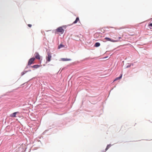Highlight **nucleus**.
Listing matches in <instances>:
<instances>
[{
    "label": "nucleus",
    "instance_id": "nucleus-7",
    "mask_svg": "<svg viewBox=\"0 0 152 152\" xmlns=\"http://www.w3.org/2000/svg\"><path fill=\"white\" fill-rule=\"evenodd\" d=\"M113 37L115 39V40H118V42L119 41V40L121 38V37H117V35Z\"/></svg>",
    "mask_w": 152,
    "mask_h": 152
},
{
    "label": "nucleus",
    "instance_id": "nucleus-2",
    "mask_svg": "<svg viewBox=\"0 0 152 152\" xmlns=\"http://www.w3.org/2000/svg\"><path fill=\"white\" fill-rule=\"evenodd\" d=\"M104 39L107 41H110L112 42H118V40L112 39H111L108 37H105L104 38Z\"/></svg>",
    "mask_w": 152,
    "mask_h": 152
},
{
    "label": "nucleus",
    "instance_id": "nucleus-6",
    "mask_svg": "<svg viewBox=\"0 0 152 152\" xmlns=\"http://www.w3.org/2000/svg\"><path fill=\"white\" fill-rule=\"evenodd\" d=\"M18 113L19 112H15V113H13L12 114H11L10 115V116L11 117H16V114Z\"/></svg>",
    "mask_w": 152,
    "mask_h": 152
},
{
    "label": "nucleus",
    "instance_id": "nucleus-16",
    "mask_svg": "<svg viewBox=\"0 0 152 152\" xmlns=\"http://www.w3.org/2000/svg\"><path fill=\"white\" fill-rule=\"evenodd\" d=\"M148 25L149 26L152 27V23Z\"/></svg>",
    "mask_w": 152,
    "mask_h": 152
},
{
    "label": "nucleus",
    "instance_id": "nucleus-11",
    "mask_svg": "<svg viewBox=\"0 0 152 152\" xmlns=\"http://www.w3.org/2000/svg\"><path fill=\"white\" fill-rule=\"evenodd\" d=\"M100 43L99 42H96L95 43V46L96 47H98L100 45Z\"/></svg>",
    "mask_w": 152,
    "mask_h": 152
},
{
    "label": "nucleus",
    "instance_id": "nucleus-13",
    "mask_svg": "<svg viewBox=\"0 0 152 152\" xmlns=\"http://www.w3.org/2000/svg\"><path fill=\"white\" fill-rule=\"evenodd\" d=\"M110 146L111 145H108L105 149V150L107 151Z\"/></svg>",
    "mask_w": 152,
    "mask_h": 152
},
{
    "label": "nucleus",
    "instance_id": "nucleus-10",
    "mask_svg": "<svg viewBox=\"0 0 152 152\" xmlns=\"http://www.w3.org/2000/svg\"><path fill=\"white\" fill-rule=\"evenodd\" d=\"M80 21L79 18L77 17L76 18V20L73 22V24H75L77 23V22Z\"/></svg>",
    "mask_w": 152,
    "mask_h": 152
},
{
    "label": "nucleus",
    "instance_id": "nucleus-12",
    "mask_svg": "<svg viewBox=\"0 0 152 152\" xmlns=\"http://www.w3.org/2000/svg\"><path fill=\"white\" fill-rule=\"evenodd\" d=\"M62 60L63 61H68L70 60V59L63 58L62 59Z\"/></svg>",
    "mask_w": 152,
    "mask_h": 152
},
{
    "label": "nucleus",
    "instance_id": "nucleus-9",
    "mask_svg": "<svg viewBox=\"0 0 152 152\" xmlns=\"http://www.w3.org/2000/svg\"><path fill=\"white\" fill-rule=\"evenodd\" d=\"M122 75H121L120 76H119V77H117L114 80V81H115L116 80H120V79H121L122 78Z\"/></svg>",
    "mask_w": 152,
    "mask_h": 152
},
{
    "label": "nucleus",
    "instance_id": "nucleus-5",
    "mask_svg": "<svg viewBox=\"0 0 152 152\" xmlns=\"http://www.w3.org/2000/svg\"><path fill=\"white\" fill-rule=\"evenodd\" d=\"M35 58L37 59H40V56L38 53L36 52L34 54Z\"/></svg>",
    "mask_w": 152,
    "mask_h": 152
},
{
    "label": "nucleus",
    "instance_id": "nucleus-15",
    "mask_svg": "<svg viewBox=\"0 0 152 152\" xmlns=\"http://www.w3.org/2000/svg\"><path fill=\"white\" fill-rule=\"evenodd\" d=\"M28 26L29 27H31V26H32L30 24H28Z\"/></svg>",
    "mask_w": 152,
    "mask_h": 152
},
{
    "label": "nucleus",
    "instance_id": "nucleus-14",
    "mask_svg": "<svg viewBox=\"0 0 152 152\" xmlns=\"http://www.w3.org/2000/svg\"><path fill=\"white\" fill-rule=\"evenodd\" d=\"M64 47V46L63 45H62V44H60L59 46H58V48L59 49L62 48H63V47Z\"/></svg>",
    "mask_w": 152,
    "mask_h": 152
},
{
    "label": "nucleus",
    "instance_id": "nucleus-4",
    "mask_svg": "<svg viewBox=\"0 0 152 152\" xmlns=\"http://www.w3.org/2000/svg\"><path fill=\"white\" fill-rule=\"evenodd\" d=\"M52 56L50 53H48V56L46 57L47 61L49 62L51 60Z\"/></svg>",
    "mask_w": 152,
    "mask_h": 152
},
{
    "label": "nucleus",
    "instance_id": "nucleus-3",
    "mask_svg": "<svg viewBox=\"0 0 152 152\" xmlns=\"http://www.w3.org/2000/svg\"><path fill=\"white\" fill-rule=\"evenodd\" d=\"M56 30L57 31L60 32L61 34H63L64 32V30L61 27L58 28Z\"/></svg>",
    "mask_w": 152,
    "mask_h": 152
},
{
    "label": "nucleus",
    "instance_id": "nucleus-8",
    "mask_svg": "<svg viewBox=\"0 0 152 152\" xmlns=\"http://www.w3.org/2000/svg\"><path fill=\"white\" fill-rule=\"evenodd\" d=\"M40 66L39 65H34L33 66H31V67L32 68H34L37 69V68H39Z\"/></svg>",
    "mask_w": 152,
    "mask_h": 152
},
{
    "label": "nucleus",
    "instance_id": "nucleus-1",
    "mask_svg": "<svg viewBox=\"0 0 152 152\" xmlns=\"http://www.w3.org/2000/svg\"><path fill=\"white\" fill-rule=\"evenodd\" d=\"M35 58H30L29 59L28 62V65H30L31 64L33 63L34 61L35 60Z\"/></svg>",
    "mask_w": 152,
    "mask_h": 152
}]
</instances>
